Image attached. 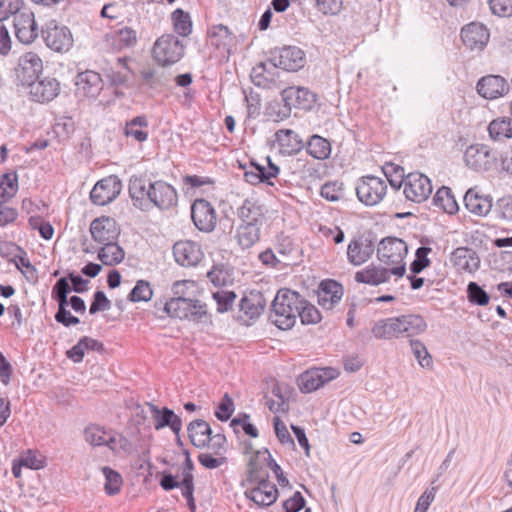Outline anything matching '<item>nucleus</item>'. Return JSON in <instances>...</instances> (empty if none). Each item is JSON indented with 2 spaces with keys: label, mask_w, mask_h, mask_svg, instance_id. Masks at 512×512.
<instances>
[{
  "label": "nucleus",
  "mask_w": 512,
  "mask_h": 512,
  "mask_svg": "<svg viewBox=\"0 0 512 512\" xmlns=\"http://www.w3.org/2000/svg\"><path fill=\"white\" fill-rule=\"evenodd\" d=\"M182 496L187 500V506L191 512L196 511L194 493V476L192 473H187L182 477Z\"/></svg>",
  "instance_id": "59"
},
{
  "label": "nucleus",
  "mask_w": 512,
  "mask_h": 512,
  "mask_svg": "<svg viewBox=\"0 0 512 512\" xmlns=\"http://www.w3.org/2000/svg\"><path fill=\"white\" fill-rule=\"evenodd\" d=\"M268 449L258 450L251 456L247 465V480L250 483L268 480V472L265 463H268Z\"/></svg>",
  "instance_id": "33"
},
{
  "label": "nucleus",
  "mask_w": 512,
  "mask_h": 512,
  "mask_svg": "<svg viewBox=\"0 0 512 512\" xmlns=\"http://www.w3.org/2000/svg\"><path fill=\"white\" fill-rule=\"evenodd\" d=\"M90 233L95 242L104 244L117 241L120 235V228L114 218L101 216L91 222Z\"/></svg>",
  "instance_id": "19"
},
{
  "label": "nucleus",
  "mask_w": 512,
  "mask_h": 512,
  "mask_svg": "<svg viewBox=\"0 0 512 512\" xmlns=\"http://www.w3.org/2000/svg\"><path fill=\"white\" fill-rule=\"evenodd\" d=\"M467 298L470 303L484 306L489 303L490 296L476 282H470L467 286Z\"/></svg>",
  "instance_id": "56"
},
{
  "label": "nucleus",
  "mask_w": 512,
  "mask_h": 512,
  "mask_svg": "<svg viewBox=\"0 0 512 512\" xmlns=\"http://www.w3.org/2000/svg\"><path fill=\"white\" fill-rule=\"evenodd\" d=\"M408 253L405 241L397 237H386L380 241L377 248V258L387 266L405 265L404 258Z\"/></svg>",
  "instance_id": "9"
},
{
  "label": "nucleus",
  "mask_w": 512,
  "mask_h": 512,
  "mask_svg": "<svg viewBox=\"0 0 512 512\" xmlns=\"http://www.w3.org/2000/svg\"><path fill=\"white\" fill-rule=\"evenodd\" d=\"M476 90L485 99H496L509 92L507 80L500 75H487L479 79Z\"/></svg>",
  "instance_id": "25"
},
{
  "label": "nucleus",
  "mask_w": 512,
  "mask_h": 512,
  "mask_svg": "<svg viewBox=\"0 0 512 512\" xmlns=\"http://www.w3.org/2000/svg\"><path fill=\"white\" fill-rule=\"evenodd\" d=\"M464 161L475 171H489L497 161V152L488 145L473 144L466 149Z\"/></svg>",
  "instance_id": "11"
},
{
  "label": "nucleus",
  "mask_w": 512,
  "mask_h": 512,
  "mask_svg": "<svg viewBox=\"0 0 512 512\" xmlns=\"http://www.w3.org/2000/svg\"><path fill=\"white\" fill-rule=\"evenodd\" d=\"M320 195L327 201L336 202L343 198V183L329 181L322 185Z\"/></svg>",
  "instance_id": "58"
},
{
  "label": "nucleus",
  "mask_w": 512,
  "mask_h": 512,
  "mask_svg": "<svg viewBox=\"0 0 512 512\" xmlns=\"http://www.w3.org/2000/svg\"><path fill=\"white\" fill-rule=\"evenodd\" d=\"M173 29L181 37H188L192 33L193 23L188 12L177 8L171 13Z\"/></svg>",
  "instance_id": "45"
},
{
  "label": "nucleus",
  "mask_w": 512,
  "mask_h": 512,
  "mask_svg": "<svg viewBox=\"0 0 512 512\" xmlns=\"http://www.w3.org/2000/svg\"><path fill=\"white\" fill-rule=\"evenodd\" d=\"M375 250V243L372 239L359 236L350 241L347 247L348 262L354 266H360L368 261Z\"/></svg>",
  "instance_id": "23"
},
{
  "label": "nucleus",
  "mask_w": 512,
  "mask_h": 512,
  "mask_svg": "<svg viewBox=\"0 0 512 512\" xmlns=\"http://www.w3.org/2000/svg\"><path fill=\"white\" fill-rule=\"evenodd\" d=\"M387 188L385 179L374 175H366L358 179L356 195L364 205L375 206L384 199Z\"/></svg>",
  "instance_id": "6"
},
{
  "label": "nucleus",
  "mask_w": 512,
  "mask_h": 512,
  "mask_svg": "<svg viewBox=\"0 0 512 512\" xmlns=\"http://www.w3.org/2000/svg\"><path fill=\"white\" fill-rule=\"evenodd\" d=\"M191 218L195 227L205 233L212 232L217 224V214L213 205L206 199H196L191 205Z\"/></svg>",
  "instance_id": "16"
},
{
  "label": "nucleus",
  "mask_w": 512,
  "mask_h": 512,
  "mask_svg": "<svg viewBox=\"0 0 512 512\" xmlns=\"http://www.w3.org/2000/svg\"><path fill=\"white\" fill-rule=\"evenodd\" d=\"M399 337H413L427 330V322L423 316L408 314L395 317Z\"/></svg>",
  "instance_id": "31"
},
{
  "label": "nucleus",
  "mask_w": 512,
  "mask_h": 512,
  "mask_svg": "<svg viewBox=\"0 0 512 512\" xmlns=\"http://www.w3.org/2000/svg\"><path fill=\"white\" fill-rule=\"evenodd\" d=\"M75 85L77 93L85 97L96 98L103 88V81L98 72L86 70L78 73Z\"/></svg>",
  "instance_id": "28"
},
{
  "label": "nucleus",
  "mask_w": 512,
  "mask_h": 512,
  "mask_svg": "<svg viewBox=\"0 0 512 512\" xmlns=\"http://www.w3.org/2000/svg\"><path fill=\"white\" fill-rule=\"evenodd\" d=\"M372 334L377 339L399 338L395 317L377 321L372 327Z\"/></svg>",
  "instance_id": "46"
},
{
  "label": "nucleus",
  "mask_w": 512,
  "mask_h": 512,
  "mask_svg": "<svg viewBox=\"0 0 512 512\" xmlns=\"http://www.w3.org/2000/svg\"><path fill=\"white\" fill-rule=\"evenodd\" d=\"M256 486L245 491V496L252 500L257 506H270L278 497L276 485L269 480L256 482Z\"/></svg>",
  "instance_id": "27"
},
{
  "label": "nucleus",
  "mask_w": 512,
  "mask_h": 512,
  "mask_svg": "<svg viewBox=\"0 0 512 512\" xmlns=\"http://www.w3.org/2000/svg\"><path fill=\"white\" fill-rule=\"evenodd\" d=\"M102 245L103 247L98 251V259L102 264L105 266H115L124 260L125 251L117 241L104 243Z\"/></svg>",
  "instance_id": "39"
},
{
  "label": "nucleus",
  "mask_w": 512,
  "mask_h": 512,
  "mask_svg": "<svg viewBox=\"0 0 512 512\" xmlns=\"http://www.w3.org/2000/svg\"><path fill=\"white\" fill-rule=\"evenodd\" d=\"M30 98L34 102L48 103L60 93V82L53 77L36 79L29 86Z\"/></svg>",
  "instance_id": "20"
},
{
  "label": "nucleus",
  "mask_w": 512,
  "mask_h": 512,
  "mask_svg": "<svg viewBox=\"0 0 512 512\" xmlns=\"http://www.w3.org/2000/svg\"><path fill=\"white\" fill-rule=\"evenodd\" d=\"M266 299L259 291H251L244 295L239 303V319L249 325V321L258 318L265 310Z\"/></svg>",
  "instance_id": "22"
},
{
  "label": "nucleus",
  "mask_w": 512,
  "mask_h": 512,
  "mask_svg": "<svg viewBox=\"0 0 512 512\" xmlns=\"http://www.w3.org/2000/svg\"><path fill=\"white\" fill-rule=\"evenodd\" d=\"M489 38V30L482 23L471 22L461 30L462 42L471 50H482L487 45Z\"/></svg>",
  "instance_id": "24"
},
{
  "label": "nucleus",
  "mask_w": 512,
  "mask_h": 512,
  "mask_svg": "<svg viewBox=\"0 0 512 512\" xmlns=\"http://www.w3.org/2000/svg\"><path fill=\"white\" fill-rule=\"evenodd\" d=\"M463 201L470 213L481 217L486 216L493 207L492 197L480 194L476 187L467 190Z\"/></svg>",
  "instance_id": "30"
},
{
  "label": "nucleus",
  "mask_w": 512,
  "mask_h": 512,
  "mask_svg": "<svg viewBox=\"0 0 512 512\" xmlns=\"http://www.w3.org/2000/svg\"><path fill=\"white\" fill-rule=\"evenodd\" d=\"M153 297V289L150 282L146 280H138L134 288L128 294L127 299L131 302H148Z\"/></svg>",
  "instance_id": "48"
},
{
  "label": "nucleus",
  "mask_w": 512,
  "mask_h": 512,
  "mask_svg": "<svg viewBox=\"0 0 512 512\" xmlns=\"http://www.w3.org/2000/svg\"><path fill=\"white\" fill-rule=\"evenodd\" d=\"M41 32L46 46L55 52L65 53L73 46L70 29L65 25L58 24L55 20L48 22Z\"/></svg>",
  "instance_id": "7"
},
{
  "label": "nucleus",
  "mask_w": 512,
  "mask_h": 512,
  "mask_svg": "<svg viewBox=\"0 0 512 512\" xmlns=\"http://www.w3.org/2000/svg\"><path fill=\"white\" fill-rule=\"evenodd\" d=\"M306 149L309 155L318 160H325L329 158L331 154L330 142L316 134L309 138L306 144Z\"/></svg>",
  "instance_id": "43"
},
{
  "label": "nucleus",
  "mask_w": 512,
  "mask_h": 512,
  "mask_svg": "<svg viewBox=\"0 0 512 512\" xmlns=\"http://www.w3.org/2000/svg\"><path fill=\"white\" fill-rule=\"evenodd\" d=\"M175 261L183 267H194L203 259L201 245L192 240H180L173 245Z\"/></svg>",
  "instance_id": "18"
},
{
  "label": "nucleus",
  "mask_w": 512,
  "mask_h": 512,
  "mask_svg": "<svg viewBox=\"0 0 512 512\" xmlns=\"http://www.w3.org/2000/svg\"><path fill=\"white\" fill-rule=\"evenodd\" d=\"M495 217L505 222H512V195L499 198L493 210Z\"/></svg>",
  "instance_id": "52"
},
{
  "label": "nucleus",
  "mask_w": 512,
  "mask_h": 512,
  "mask_svg": "<svg viewBox=\"0 0 512 512\" xmlns=\"http://www.w3.org/2000/svg\"><path fill=\"white\" fill-rule=\"evenodd\" d=\"M267 166L260 165L254 162L250 164V170L246 171L244 176L248 183L253 185L259 183H267L273 185L272 178L279 174V167L272 163L270 157H266Z\"/></svg>",
  "instance_id": "29"
},
{
  "label": "nucleus",
  "mask_w": 512,
  "mask_h": 512,
  "mask_svg": "<svg viewBox=\"0 0 512 512\" xmlns=\"http://www.w3.org/2000/svg\"><path fill=\"white\" fill-rule=\"evenodd\" d=\"M431 251V248L426 246H421L416 250L415 259L410 264L412 274H419L431 265V260L427 257Z\"/></svg>",
  "instance_id": "54"
},
{
  "label": "nucleus",
  "mask_w": 512,
  "mask_h": 512,
  "mask_svg": "<svg viewBox=\"0 0 512 512\" xmlns=\"http://www.w3.org/2000/svg\"><path fill=\"white\" fill-rule=\"evenodd\" d=\"M283 107L279 103L270 107L272 112L270 115L275 114V121L284 120L291 114V109L296 108L300 110H311L317 102V94L306 87L290 86L282 90Z\"/></svg>",
  "instance_id": "3"
},
{
  "label": "nucleus",
  "mask_w": 512,
  "mask_h": 512,
  "mask_svg": "<svg viewBox=\"0 0 512 512\" xmlns=\"http://www.w3.org/2000/svg\"><path fill=\"white\" fill-rule=\"evenodd\" d=\"M103 474L106 479L104 486L107 495L113 496L120 492L123 480L121 475L110 467L103 468Z\"/></svg>",
  "instance_id": "49"
},
{
  "label": "nucleus",
  "mask_w": 512,
  "mask_h": 512,
  "mask_svg": "<svg viewBox=\"0 0 512 512\" xmlns=\"http://www.w3.org/2000/svg\"><path fill=\"white\" fill-rule=\"evenodd\" d=\"M488 132L491 139L500 141L512 138V119L509 117H498L488 125Z\"/></svg>",
  "instance_id": "42"
},
{
  "label": "nucleus",
  "mask_w": 512,
  "mask_h": 512,
  "mask_svg": "<svg viewBox=\"0 0 512 512\" xmlns=\"http://www.w3.org/2000/svg\"><path fill=\"white\" fill-rule=\"evenodd\" d=\"M23 5V0H0V22L20 14Z\"/></svg>",
  "instance_id": "61"
},
{
  "label": "nucleus",
  "mask_w": 512,
  "mask_h": 512,
  "mask_svg": "<svg viewBox=\"0 0 512 512\" xmlns=\"http://www.w3.org/2000/svg\"><path fill=\"white\" fill-rule=\"evenodd\" d=\"M305 303L300 293L288 288L280 289L271 303L269 321L281 330L291 329L299 314V305Z\"/></svg>",
  "instance_id": "2"
},
{
  "label": "nucleus",
  "mask_w": 512,
  "mask_h": 512,
  "mask_svg": "<svg viewBox=\"0 0 512 512\" xmlns=\"http://www.w3.org/2000/svg\"><path fill=\"white\" fill-rule=\"evenodd\" d=\"M405 272V265H400L387 269L381 266L371 264L355 273V281L358 283H364L371 286H378L382 283H386L390 279L391 275L402 277L405 274Z\"/></svg>",
  "instance_id": "14"
},
{
  "label": "nucleus",
  "mask_w": 512,
  "mask_h": 512,
  "mask_svg": "<svg viewBox=\"0 0 512 512\" xmlns=\"http://www.w3.org/2000/svg\"><path fill=\"white\" fill-rule=\"evenodd\" d=\"M403 193L407 200L421 203L431 195L433 187L431 180L424 174L412 172L405 176Z\"/></svg>",
  "instance_id": "12"
},
{
  "label": "nucleus",
  "mask_w": 512,
  "mask_h": 512,
  "mask_svg": "<svg viewBox=\"0 0 512 512\" xmlns=\"http://www.w3.org/2000/svg\"><path fill=\"white\" fill-rule=\"evenodd\" d=\"M71 292V287L68 283L67 277H61L56 281L52 288V299L60 303H68V294Z\"/></svg>",
  "instance_id": "60"
},
{
  "label": "nucleus",
  "mask_w": 512,
  "mask_h": 512,
  "mask_svg": "<svg viewBox=\"0 0 512 512\" xmlns=\"http://www.w3.org/2000/svg\"><path fill=\"white\" fill-rule=\"evenodd\" d=\"M152 52L157 63L169 66L183 57L184 45L175 35L164 34L155 41Z\"/></svg>",
  "instance_id": "5"
},
{
  "label": "nucleus",
  "mask_w": 512,
  "mask_h": 512,
  "mask_svg": "<svg viewBox=\"0 0 512 512\" xmlns=\"http://www.w3.org/2000/svg\"><path fill=\"white\" fill-rule=\"evenodd\" d=\"M188 436L192 445L196 448H204L209 445L212 429L210 425L202 419H196L189 423L187 427Z\"/></svg>",
  "instance_id": "36"
},
{
  "label": "nucleus",
  "mask_w": 512,
  "mask_h": 512,
  "mask_svg": "<svg viewBox=\"0 0 512 512\" xmlns=\"http://www.w3.org/2000/svg\"><path fill=\"white\" fill-rule=\"evenodd\" d=\"M43 70V62L35 52H26L18 59L15 68V76L22 86H29L33 81L39 78Z\"/></svg>",
  "instance_id": "13"
},
{
  "label": "nucleus",
  "mask_w": 512,
  "mask_h": 512,
  "mask_svg": "<svg viewBox=\"0 0 512 512\" xmlns=\"http://www.w3.org/2000/svg\"><path fill=\"white\" fill-rule=\"evenodd\" d=\"M207 35L210 45L215 47L220 53H231L234 37L227 26L223 24L214 25L208 30Z\"/></svg>",
  "instance_id": "32"
},
{
  "label": "nucleus",
  "mask_w": 512,
  "mask_h": 512,
  "mask_svg": "<svg viewBox=\"0 0 512 512\" xmlns=\"http://www.w3.org/2000/svg\"><path fill=\"white\" fill-rule=\"evenodd\" d=\"M343 296V287L335 280L327 279L320 283L318 303L325 309H332Z\"/></svg>",
  "instance_id": "34"
},
{
  "label": "nucleus",
  "mask_w": 512,
  "mask_h": 512,
  "mask_svg": "<svg viewBox=\"0 0 512 512\" xmlns=\"http://www.w3.org/2000/svg\"><path fill=\"white\" fill-rule=\"evenodd\" d=\"M438 489L439 486H434V484L431 485L430 488L426 489L419 497L414 512H427L430 504L435 499Z\"/></svg>",
  "instance_id": "64"
},
{
  "label": "nucleus",
  "mask_w": 512,
  "mask_h": 512,
  "mask_svg": "<svg viewBox=\"0 0 512 512\" xmlns=\"http://www.w3.org/2000/svg\"><path fill=\"white\" fill-rule=\"evenodd\" d=\"M339 375L340 371L333 367L312 368L299 376L298 386L302 393H311L336 379Z\"/></svg>",
  "instance_id": "10"
},
{
  "label": "nucleus",
  "mask_w": 512,
  "mask_h": 512,
  "mask_svg": "<svg viewBox=\"0 0 512 512\" xmlns=\"http://www.w3.org/2000/svg\"><path fill=\"white\" fill-rule=\"evenodd\" d=\"M85 440L93 446L106 445L113 449L112 442L116 437L108 436L107 432L98 425H89L84 430Z\"/></svg>",
  "instance_id": "44"
},
{
  "label": "nucleus",
  "mask_w": 512,
  "mask_h": 512,
  "mask_svg": "<svg viewBox=\"0 0 512 512\" xmlns=\"http://www.w3.org/2000/svg\"><path fill=\"white\" fill-rule=\"evenodd\" d=\"M451 260L455 266L469 273L477 271L480 266V259L477 253L467 247L456 248L452 253Z\"/></svg>",
  "instance_id": "37"
},
{
  "label": "nucleus",
  "mask_w": 512,
  "mask_h": 512,
  "mask_svg": "<svg viewBox=\"0 0 512 512\" xmlns=\"http://www.w3.org/2000/svg\"><path fill=\"white\" fill-rule=\"evenodd\" d=\"M235 410L234 402L228 393H225L215 410V416L220 421H227Z\"/></svg>",
  "instance_id": "62"
},
{
  "label": "nucleus",
  "mask_w": 512,
  "mask_h": 512,
  "mask_svg": "<svg viewBox=\"0 0 512 512\" xmlns=\"http://www.w3.org/2000/svg\"><path fill=\"white\" fill-rule=\"evenodd\" d=\"M433 204L443 212L453 215L458 212L459 206L452 190L447 186L440 187L434 197Z\"/></svg>",
  "instance_id": "41"
},
{
  "label": "nucleus",
  "mask_w": 512,
  "mask_h": 512,
  "mask_svg": "<svg viewBox=\"0 0 512 512\" xmlns=\"http://www.w3.org/2000/svg\"><path fill=\"white\" fill-rule=\"evenodd\" d=\"M410 346L412 353L417 359L419 365L423 368H431L433 365L432 356L428 352L424 343L418 339H411Z\"/></svg>",
  "instance_id": "50"
},
{
  "label": "nucleus",
  "mask_w": 512,
  "mask_h": 512,
  "mask_svg": "<svg viewBox=\"0 0 512 512\" xmlns=\"http://www.w3.org/2000/svg\"><path fill=\"white\" fill-rule=\"evenodd\" d=\"M275 141L278 143L280 151L284 154L298 153L305 147L302 138L291 129L278 130L275 133Z\"/></svg>",
  "instance_id": "35"
},
{
  "label": "nucleus",
  "mask_w": 512,
  "mask_h": 512,
  "mask_svg": "<svg viewBox=\"0 0 512 512\" xmlns=\"http://www.w3.org/2000/svg\"><path fill=\"white\" fill-rule=\"evenodd\" d=\"M267 214L266 205L254 197L244 199L236 211L240 224L246 225L263 226L267 221Z\"/></svg>",
  "instance_id": "15"
},
{
  "label": "nucleus",
  "mask_w": 512,
  "mask_h": 512,
  "mask_svg": "<svg viewBox=\"0 0 512 512\" xmlns=\"http://www.w3.org/2000/svg\"><path fill=\"white\" fill-rule=\"evenodd\" d=\"M382 170L391 187L399 190L405 179L403 167L390 163L385 164Z\"/></svg>",
  "instance_id": "51"
},
{
  "label": "nucleus",
  "mask_w": 512,
  "mask_h": 512,
  "mask_svg": "<svg viewBox=\"0 0 512 512\" xmlns=\"http://www.w3.org/2000/svg\"><path fill=\"white\" fill-rule=\"evenodd\" d=\"M164 313L171 318L200 322L207 316V305L198 299L171 297L164 303Z\"/></svg>",
  "instance_id": "4"
},
{
  "label": "nucleus",
  "mask_w": 512,
  "mask_h": 512,
  "mask_svg": "<svg viewBox=\"0 0 512 512\" xmlns=\"http://www.w3.org/2000/svg\"><path fill=\"white\" fill-rule=\"evenodd\" d=\"M148 118L146 115H138L131 120L126 121L123 128V134L127 138H132L138 143H143L148 139Z\"/></svg>",
  "instance_id": "38"
},
{
  "label": "nucleus",
  "mask_w": 512,
  "mask_h": 512,
  "mask_svg": "<svg viewBox=\"0 0 512 512\" xmlns=\"http://www.w3.org/2000/svg\"><path fill=\"white\" fill-rule=\"evenodd\" d=\"M269 61L274 67L286 71H298L305 66L306 56L297 46H284L271 50Z\"/></svg>",
  "instance_id": "8"
},
{
  "label": "nucleus",
  "mask_w": 512,
  "mask_h": 512,
  "mask_svg": "<svg viewBox=\"0 0 512 512\" xmlns=\"http://www.w3.org/2000/svg\"><path fill=\"white\" fill-rule=\"evenodd\" d=\"M13 26L17 40L23 44H31L38 37V25L31 11L16 15Z\"/></svg>",
  "instance_id": "21"
},
{
  "label": "nucleus",
  "mask_w": 512,
  "mask_h": 512,
  "mask_svg": "<svg viewBox=\"0 0 512 512\" xmlns=\"http://www.w3.org/2000/svg\"><path fill=\"white\" fill-rule=\"evenodd\" d=\"M263 226L239 224L236 229L235 239L242 249H249L254 246L261 236Z\"/></svg>",
  "instance_id": "40"
},
{
  "label": "nucleus",
  "mask_w": 512,
  "mask_h": 512,
  "mask_svg": "<svg viewBox=\"0 0 512 512\" xmlns=\"http://www.w3.org/2000/svg\"><path fill=\"white\" fill-rule=\"evenodd\" d=\"M490 11L499 17L512 16V0H488Z\"/></svg>",
  "instance_id": "63"
},
{
  "label": "nucleus",
  "mask_w": 512,
  "mask_h": 512,
  "mask_svg": "<svg viewBox=\"0 0 512 512\" xmlns=\"http://www.w3.org/2000/svg\"><path fill=\"white\" fill-rule=\"evenodd\" d=\"M129 196L133 206L148 212L153 207L166 211L177 206L176 189L164 180L150 181L146 175H133L128 184Z\"/></svg>",
  "instance_id": "1"
},
{
  "label": "nucleus",
  "mask_w": 512,
  "mask_h": 512,
  "mask_svg": "<svg viewBox=\"0 0 512 512\" xmlns=\"http://www.w3.org/2000/svg\"><path fill=\"white\" fill-rule=\"evenodd\" d=\"M18 191V176L16 172L0 176V202H8Z\"/></svg>",
  "instance_id": "47"
},
{
  "label": "nucleus",
  "mask_w": 512,
  "mask_h": 512,
  "mask_svg": "<svg viewBox=\"0 0 512 512\" xmlns=\"http://www.w3.org/2000/svg\"><path fill=\"white\" fill-rule=\"evenodd\" d=\"M147 405L150 409L154 422V428L156 430L169 427L175 435L178 436V434H180L182 429V420L178 415L174 413L173 410L167 407L159 408L153 403H147Z\"/></svg>",
  "instance_id": "26"
},
{
  "label": "nucleus",
  "mask_w": 512,
  "mask_h": 512,
  "mask_svg": "<svg viewBox=\"0 0 512 512\" xmlns=\"http://www.w3.org/2000/svg\"><path fill=\"white\" fill-rule=\"evenodd\" d=\"M22 253L23 256L17 257L16 266L18 269H21L22 274L27 279L28 282L35 284L38 282V272L34 265L31 264L29 259L26 257V252L20 248L17 247Z\"/></svg>",
  "instance_id": "55"
},
{
  "label": "nucleus",
  "mask_w": 512,
  "mask_h": 512,
  "mask_svg": "<svg viewBox=\"0 0 512 512\" xmlns=\"http://www.w3.org/2000/svg\"><path fill=\"white\" fill-rule=\"evenodd\" d=\"M236 297L234 291L219 290L214 292L213 299L216 301L217 311L219 313H225L231 310Z\"/></svg>",
  "instance_id": "57"
},
{
  "label": "nucleus",
  "mask_w": 512,
  "mask_h": 512,
  "mask_svg": "<svg viewBox=\"0 0 512 512\" xmlns=\"http://www.w3.org/2000/svg\"><path fill=\"white\" fill-rule=\"evenodd\" d=\"M122 190V183L118 176L110 175L98 181L90 192L93 204L104 206L115 200Z\"/></svg>",
  "instance_id": "17"
},
{
  "label": "nucleus",
  "mask_w": 512,
  "mask_h": 512,
  "mask_svg": "<svg viewBox=\"0 0 512 512\" xmlns=\"http://www.w3.org/2000/svg\"><path fill=\"white\" fill-rule=\"evenodd\" d=\"M297 317H300L304 325L317 324L322 319L320 311L306 299L305 303L299 305V314H297Z\"/></svg>",
  "instance_id": "53"
}]
</instances>
